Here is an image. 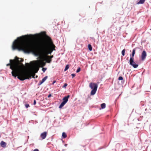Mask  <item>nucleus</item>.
I'll return each instance as SVG.
<instances>
[{"label":"nucleus","instance_id":"obj_1","mask_svg":"<svg viewBox=\"0 0 151 151\" xmlns=\"http://www.w3.org/2000/svg\"><path fill=\"white\" fill-rule=\"evenodd\" d=\"M25 40L26 37L24 36L15 40L12 46L13 49H17L26 53L32 52L36 55L49 58L51 59L53 58V55H51L53 50H55V46L50 37L45 35L38 40L36 45L34 42L27 41Z\"/></svg>","mask_w":151,"mask_h":151},{"label":"nucleus","instance_id":"obj_2","mask_svg":"<svg viewBox=\"0 0 151 151\" xmlns=\"http://www.w3.org/2000/svg\"><path fill=\"white\" fill-rule=\"evenodd\" d=\"M23 61V59L16 57L15 60H10V63L6 65L7 66H10V68L12 70V75L15 78L18 76L22 67L24 66L22 63Z\"/></svg>","mask_w":151,"mask_h":151},{"label":"nucleus","instance_id":"obj_3","mask_svg":"<svg viewBox=\"0 0 151 151\" xmlns=\"http://www.w3.org/2000/svg\"><path fill=\"white\" fill-rule=\"evenodd\" d=\"M35 73H32L28 70H23L22 68L17 78L21 81H23L26 79L31 78L32 77L35 78Z\"/></svg>","mask_w":151,"mask_h":151},{"label":"nucleus","instance_id":"obj_4","mask_svg":"<svg viewBox=\"0 0 151 151\" xmlns=\"http://www.w3.org/2000/svg\"><path fill=\"white\" fill-rule=\"evenodd\" d=\"M89 86L92 89L91 92V95H94L96 91L98 85L95 83H90Z\"/></svg>","mask_w":151,"mask_h":151},{"label":"nucleus","instance_id":"obj_5","mask_svg":"<svg viewBox=\"0 0 151 151\" xmlns=\"http://www.w3.org/2000/svg\"><path fill=\"white\" fill-rule=\"evenodd\" d=\"M129 64L131 66H132L134 68H137L138 65L136 64L135 62L134 61V58H130L129 60Z\"/></svg>","mask_w":151,"mask_h":151},{"label":"nucleus","instance_id":"obj_6","mask_svg":"<svg viewBox=\"0 0 151 151\" xmlns=\"http://www.w3.org/2000/svg\"><path fill=\"white\" fill-rule=\"evenodd\" d=\"M147 55L146 52L145 51H143L141 55V59L142 60H144L146 58Z\"/></svg>","mask_w":151,"mask_h":151},{"label":"nucleus","instance_id":"obj_7","mask_svg":"<svg viewBox=\"0 0 151 151\" xmlns=\"http://www.w3.org/2000/svg\"><path fill=\"white\" fill-rule=\"evenodd\" d=\"M47 132H44L41 134L40 135V137L42 138L43 139H45L47 135Z\"/></svg>","mask_w":151,"mask_h":151},{"label":"nucleus","instance_id":"obj_8","mask_svg":"<svg viewBox=\"0 0 151 151\" xmlns=\"http://www.w3.org/2000/svg\"><path fill=\"white\" fill-rule=\"evenodd\" d=\"M70 97L69 95H68L67 96L64 97L63 99V101L66 103L68 101V99Z\"/></svg>","mask_w":151,"mask_h":151},{"label":"nucleus","instance_id":"obj_9","mask_svg":"<svg viewBox=\"0 0 151 151\" xmlns=\"http://www.w3.org/2000/svg\"><path fill=\"white\" fill-rule=\"evenodd\" d=\"M47 76H45V77H44L42 79V80L41 81H40V82H39L40 83L39 84V85H40L42 84L47 79Z\"/></svg>","mask_w":151,"mask_h":151},{"label":"nucleus","instance_id":"obj_10","mask_svg":"<svg viewBox=\"0 0 151 151\" xmlns=\"http://www.w3.org/2000/svg\"><path fill=\"white\" fill-rule=\"evenodd\" d=\"M6 143L5 142H4L3 141H1L0 143V145L1 146V147H6Z\"/></svg>","mask_w":151,"mask_h":151},{"label":"nucleus","instance_id":"obj_11","mask_svg":"<svg viewBox=\"0 0 151 151\" xmlns=\"http://www.w3.org/2000/svg\"><path fill=\"white\" fill-rule=\"evenodd\" d=\"M45 60L47 63H50L52 61V59L49 58H47L45 59Z\"/></svg>","mask_w":151,"mask_h":151},{"label":"nucleus","instance_id":"obj_12","mask_svg":"<svg viewBox=\"0 0 151 151\" xmlns=\"http://www.w3.org/2000/svg\"><path fill=\"white\" fill-rule=\"evenodd\" d=\"M135 52V49H134L132 50V56H131L130 58H134V54Z\"/></svg>","mask_w":151,"mask_h":151},{"label":"nucleus","instance_id":"obj_13","mask_svg":"<svg viewBox=\"0 0 151 151\" xmlns=\"http://www.w3.org/2000/svg\"><path fill=\"white\" fill-rule=\"evenodd\" d=\"M65 104V103L63 101L60 105L59 108L60 109Z\"/></svg>","mask_w":151,"mask_h":151},{"label":"nucleus","instance_id":"obj_14","mask_svg":"<svg viewBox=\"0 0 151 151\" xmlns=\"http://www.w3.org/2000/svg\"><path fill=\"white\" fill-rule=\"evenodd\" d=\"M145 0H140L138 3L137 4H143L145 2Z\"/></svg>","mask_w":151,"mask_h":151},{"label":"nucleus","instance_id":"obj_15","mask_svg":"<svg viewBox=\"0 0 151 151\" xmlns=\"http://www.w3.org/2000/svg\"><path fill=\"white\" fill-rule=\"evenodd\" d=\"M62 136L63 138H65L67 137V135H66V134L64 132H63L62 133Z\"/></svg>","mask_w":151,"mask_h":151},{"label":"nucleus","instance_id":"obj_16","mask_svg":"<svg viewBox=\"0 0 151 151\" xmlns=\"http://www.w3.org/2000/svg\"><path fill=\"white\" fill-rule=\"evenodd\" d=\"M101 106L102 109H104L106 107V104L105 103H103L101 104Z\"/></svg>","mask_w":151,"mask_h":151},{"label":"nucleus","instance_id":"obj_17","mask_svg":"<svg viewBox=\"0 0 151 151\" xmlns=\"http://www.w3.org/2000/svg\"><path fill=\"white\" fill-rule=\"evenodd\" d=\"M34 69L35 70V73H37L39 69V68L37 66H36L34 68Z\"/></svg>","mask_w":151,"mask_h":151},{"label":"nucleus","instance_id":"obj_18","mask_svg":"<svg viewBox=\"0 0 151 151\" xmlns=\"http://www.w3.org/2000/svg\"><path fill=\"white\" fill-rule=\"evenodd\" d=\"M88 47L90 51H91L92 50V47L90 44L88 45Z\"/></svg>","mask_w":151,"mask_h":151},{"label":"nucleus","instance_id":"obj_19","mask_svg":"<svg viewBox=\"0 0 151 151\" xmlns=\"http://www.w3.org/2000/svg\"><path fill=\"white\" fill-rule=\"evenodd\" d=\"M69 65H66L64 69V71H65L68 69L69 68Z\"/></svg>","mask_w":151,"mask_h":151},{"label":"nucleus","instance_id":"obj_20","mask_svg":"<svg viewBox=\"0 0 151 151\" xmlns=\"http://www.w3.org/2000/svg\"><path fill=\"white\" fill-rule=\"evenodd\" d=\"M125 49H123L122 52V54L123 56H124L125 55Z\"/></svg>","mask_w":151,"mask_h":151},{"label":"nucleus","instance_id":"obj_21","mask_svg":"<svg viewBox=\"0 0 151 151\" xmlns=\"http://www.w3.org/2000/svg\"><path fill=\"white\" fill-rule=\"evenodd\" d=\"M41 64L43 66H44L45 65V63L43 61H41Z\"/></svg>","mask_w":151,"mask_h":151},{"label":"nucleus","instance_id":"obj_22","mask_svg":"<svg viewBox=\"0 0 151 151\" xmlns=\"http://www.w3.org/2000/svg\"><path fill=\"white\" fill-rule=\"evenodd\" d=\"M26 65L28 68H29L30 67V64L28 63H27L25 64Z\"/></svg>","mask_w":151,"mask_h":151},{"label":"nucleus","instance_id":"obj_23","mask_svg":"<svg viewBox=\"0 0 151 151\" xmlns=\"http://www.w3.org/2000/svg\"><path fill=\"white\" fill-rule=\"evenodd\" d=\"M123 79V77L122 76H120L118 78V80H122Z\"/></svg>","mask_w":151,"mask_h":151},{"label":"nucleus","instance_id":"obj_24","mask_svg":"<svg viewBox=\"0 0 151 151\" xmlns=\"http://www.w3.org/2000/svg\"><path fill=\"white\" fill-rule=\"evenodd\" d=\"M81 70V68H79L77 70H76V72L78 73L79 72H80Z\"/></svg>","mask_w":151,"mask_h":151},{"label":"nucleus","instance_id":"obj_25","mask_svg":"<svg viewBox=\"0 0 151 151\" xmlns=\"http://www.w3.org/2000/svg\"><path fill=\"white\" fill-rule=\"evenodd\" d=\"M67 84L66 83H65L63 86L64 88H65L67 86Z\"/></svg>","mask_w":151,"mask_h":151},{"label":"nucleus","instance_id":"obj_26","mask_svg":"<svg viewBox=\"0 0 151 151\" xmlns=\"http://www.w3.org/2000/svg\"><path fill=\"white\" fill-rule=\"evenodd\" d=\"M25 107L27 108H28L29 106V105L28 104H26L25 105Z\"/></svg>","mask_w":151,"mask_h":151},{"label":"nucleus","instance_id":"obj_27","mask_svg":"<svg viewBox=\"0 0 151 151\" xmlns=\"http://www.w3.org/2000/svg\"><path fill=\"white\" fill-rule=\"evenodd\" d=\"M46 70V68H42V70L44 72L45 71V70Z\"/></svg>","mask_w":151,"mask_h":151},{"label":"nucleus","instance_id":"obj_28","mask_svg":"<svg viewBox=\"0 0 151 151\" xmlns=\"http://www.w3.org/2000/svg\"><path fill=\"white\" fill-rule=\"evenodd\" d=\"M71 76H72V78H73L76 76V75L75 74H72Z\"/></svg>","mask_w":151,"mask_h":151},{"label":"nucleus","instance_id":"obj_29","mask_svg":"<svg viewBox=\"0 0 151 151\" xmlns=\"http://www.w3.org/2000/svg\"><path fill=\"white\" fill-rule=\"evenodd\" d=\"M36 104V101L35 100L34 101L33 104L34 105H35Z\"/></svg>","mask_w":151,"mask_h":151},{"label":"nucleus","instance_id":"obj_30","mask_svg":"<svg viewBox=\"0 0 151 151\" xmlns=\"http://www.w3.org/2000/svg\"><path fill=\"white\" fill-rule=\"evenodd\" d=\"M33 151H39V150L38 149H35Z\"/></svg>","mask_w":151,"mask_h":151},{"label":"nucleus","instance_id":"obj_31","mask_svg":"<svg viewBox=\"0 0 151 151\" xmlns=\"http://www.w3.org/2000/svg\"><path fill=\"white\" fill-rule=\"evenodd\" d=\"M51 94H49L48 96V98H49L50 97H51Z\"/></svg>","mask_w":151,"mask_h":151},{"label":"nucleus","instance_id":"obj_32","mask_svg":"<svg viewBox=\"0 0 151 151\" xmlns=\"http://www.w3.org/2000/svg\"><path fill=\"white\" fill-rule=\"evenodd\" d=\"M55 82H56V81H53V83H52V84H54V83Z\"/></svg>","mask_w":151,"mask_h":151},{"label":"nucleus","instance_id":"obj_33","mask_svg":"<svg viewBox=\"0 0 151 151\" xmlns=\"http://www.w3.org/2000/svg\"><path fill=\"white\" fill-rule=\"evenodd\" d=\"M37 77H38V76H36V77H35V78H37Z\"/></svg>","mask_w":151,"mask_h":151}]
</instances>
